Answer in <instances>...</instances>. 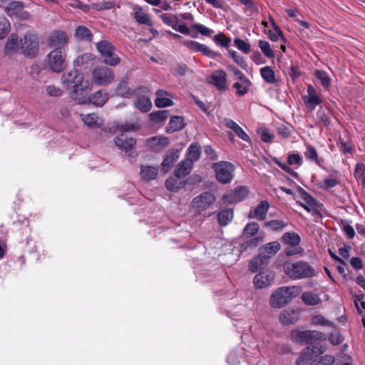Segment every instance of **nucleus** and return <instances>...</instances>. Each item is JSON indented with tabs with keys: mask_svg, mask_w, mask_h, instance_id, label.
<instances>
[{
	"mask_svg": "<svg viewBox=\"0 0 365 365\" xmlns=\"http://www.w3.org/2000/svg\"><path fill=\"white\" fill-rule=\"evenodd\" d=\"M10 31V23L5 17H0V39L4 38Z\"/></svg>",
	"mask_w": 365,
	"mask_h": 365,
	"instance_id": "obj_52",
	"label": "nucleus"
},
{
	"mask_svg": "<svg viewBox=\"0 0 365 365\" xmlns=\"http://www.w3.org/2000/svg\"><path fill=\"white\" fill-rule=\"evenodd\" d=\"M92 89L91 83L86 81L82 86L75 88L71 92V97L79 104H86L89 101V92Z\"/></svg>",
	"mask_w": 365,
	"mask_h": 365,
	"instance_id": "obj_14",
	"label": "nucleus"
},
{
	"mask_svg": "<svg viewBox=\"0 0 365 365\" xmlns=\"http://www.w3.org/2000/svg\"><path fill=\"white\" fill-rule=\"evenodd\" d=\"M201 154L200 146L198 144H192L187 150V158L186 159L191 160L193 163L194 161H197Z\"/></svg>",
	"mask_w": 365,
	"mask_h": 365,
	"instance_id": "obj_48",
	"label": "nucleus"
},
{
	"mask_svg": "<svg viewBox=\"0 0 365 365\" xmlns=\"http://www.w3.org/2000/svg\"><path fill=\"white\" fill-rule=\"evenodd\" d=\"M222 123L230 129L232 130L236 135L242 140L250 142V138L248 135L242 130V128L237 124L235 121L230 118H224Z\"/></svg>",
	"mask_w": 365,
	"mask_h": 365,
	"instance_id": "obj_23",
	"label": "nucleus"
},
{
	"mask_svg": "<svg viewBox=\"0 0 365 365\" xmlns=\"http://www.w3.org/2000/svg\"><path fill=\"white\" fill-rule=\"evenodd\" d=\"M168 138L165 136H154L147 140L148 145L155 152H159L169 145Z\"/></svg>",
	"mask_w": 365,
	"mask_h": 365,
	"instance_id": "obj_20",
	"label": "nucleus"
},
{
	"mask_svg": "<svg viewBox=\"0 0 365 365\" xmlns=\"http://www.w3.org/2000/svg\"><path fill=\"white\" fill-rule=\"evenodd\" d=\"M80 117L84 124L89 127H99L102 123L101 118L95 113L80 114Z\"/></svg>",
	"mask_w": 365,
	"mask_h": 365,
	"instance_id": "obj_33",
	"label": "nucleus"
},
{
	"mask_svg": "<svg viewBox=\"0 0 365 365\" xmlns=\"http://www.w3.org/2000/svg\"><path fill=\"white\" fill-rule=\"evenodd\" d=\"M215 200V197L212 193L210 192H205L195 197L193 199L192 204L193 208L196 210V212L200 213L208 209Z\"/></svg>",
	"mask_w": 365,
	"mask_h": 365,
	"instance_id": "obj_13",
	"label": "nucleus"
},
{
	"mask_svg": "<svg viewBox=\"0 0 365 365\" xmlns=\"http://www.w3.org/2000/svg\"><path fill=\"white\" fill-rule=\"evenodd\" d=\"M298 294L299 289L296 287L278 288L270 297V306L273 308H282L291 302Z\"/></svg>",
	"mask_w": 365,
	"mask_h": 365,
	"instance_id": "obj_2",
	"label": "nucleus"
},
{
	"mask_svg": "<svg viewBox=\"0 0 365 365\" xmlns=\"http://www.w3.org/2000/svg\"><path fill=\"white\" fill-rule=\"evenodd\" d=\"M185 125L184 118L175 115L171 118L166 130L168 133H172L183 129Z\"/></svg>",
	"mask_w": 365,
	"mask_h": 365,
	"instance_id": "obj_27",
	"label": "nucleus"
},
{
	"mask_svg": "<svg viewBox=\"0 0 365 365\" xmlns=\"http://www.w3.org/2000/svg\"><path fill=\"white\" fill-rule=\"evenodd\" d=\"M115 78L113 70L107 66H96L92 71L93 83L98 86H106L111 83Z\"/></svg>",
	"mask_w": 365,
	"mask_h": 365,
	"instance_id": "obj_9",
	"label": "nucleus"
},
{
	"mask_svg": "<svg viewBox=\"0 0 365 365\" xmlns=\"http://www.w3.org/2000/svg\"><path fill=\"white\" fill-rule=\"evenodd\" d=\"M133 16L135 20L140 24L147 26H153V22L150 18V16L143 11V8L138 5H135L133 7Z\"/></svg>",
	"mask_w": 365,
	"mask_h": 365,
	"instance_id": "obj_21",
	"label": "nucleus"
},
{
	"mask_svg": "<svg viewBox=\"0 0 365 365\" xmlns=\"http://www.w3.org/2000/svg\"><path fill=\"white\" fill-rule=\"evenodd\" d=\"M178 155L176 153H173L168 155L162 163V170L164 173L168 172V170L174 165V163L178 160Z\"/></svg>",
	"mask_w": 365,
	"mask_h": 365,
	"instance_id": "obj_47",
	"label": "nucleus"
},
{
	"mask_svg": "<svg viewBox=\"0 0 365 365\" xmlns=\"http://www.w3.org/2000/svg\"><path fill=\"white\" fill-rule=\"evenodd\" d=\"M306 148L307 150L304 152V156L308 160L314 161L317 165L322 168L316 149L311 145H307Z\"/></svg>",
	"mask_w": 365,
	"mask_h": 365,
	"instance_id": "obj_45",
	"label": "nucleus"
},
{
	"mask_svg": "<svg viewBox=\"0 0 365 365\" xmlns=\"http://www.w3.org/2000/svg\"><path fill=\"white\" fill-rule=\"evenodd\" d=\"M304 101L306 106L310 110H313L317 106L321 104L322 102L321 97L316 93V90L312 85L307 87V96L304 98Z\"/></svg>",
	"mask_w": 365,
	"mask_h": 365,
	"instance_id": "obj_18",
	"label": "nucleus"
},
{
	"mask_svg": "<svg viewBox=\"0 0 365 365\" xmlns=\"http://www.w3.org/2000/svg\"><path fill=\"white\" fill-rule=\"evenodd\" d=\"M192 28H193L200 34L205 36H210L211 34L214 33L213 30L200 24H194L192 25Z\"/></svg>",
	"mask_w": 365,
	"mask_h": 365,
	"instance_id": "obj_57",
	"label": "nucleus"
},
{
	"mask_svg": "<svg viewBox=\"0 0 365 365\" xmlns=\"http://www.w3.org/2000/svg\"><path fill=\"white\" fill-rule=\"evenodd\" d=\"M282 240L289 246H297L300 242V237L295 232H286L282 236Z\"/></svg>",
	"mask_w": 365,
	"mask_h": 365,
	"instance_id": "obj_41",
	"label": "nucleus"
},
{
	"mask_svg": "<svg viewBox=\"0 0 365 365\" xmlns=\"http://www.w3.org/2000/svg\"><path fill=\"white\" fill-rule=\"evenodd\" d=\"M155 104L158 108H165L173 105V96L165 90H158L155 93Z\"/></svg>",
	"mask_w": 365,
	"mask_h": 365,
	"instance_id": "obj_19",
	"label": "nucleus"
},
{
	"mask_svg": "<svg viewBox=\"0 0 365 365\" xmlns=\"http://www.w3.org/2000/svg\"><path fill=\"white\" fill-rule=\"evenodd\" d=\"M269 205L267 201H262L252 212H250L249 217L264 220L266 218Z\"/></svg>",
	"mask_w": 365,
	"mask_h": 365,
	"instance_id": "obj_25",
	"label": "nucleus"
},
{
	"mask_svg": "<svg viewBox=\"0 0 365 365\" xmlns=\"http://www.w3.org/2000/svg\"><path fill=\"white\" fill-rule=\"evenodd\" d=\"M20 49L26 56L35 57L39 50L38 38L36 33L28 31L20 40Z\"/></svg>",
	"mask_w": 365,
	"mask_h": 365,
	"instance_id": "obj_4",
	"label": "nucleus"
},
{
	"mask_svg": "<svg viewBox=\"0 0 365 365\" xmlns=\"http://www.w3.org/2000/svg\"><path fill=\"white\" fill-rule=\"evenodd\" d=\"M248 195V190L246 187H238L227 197L230 202H237L243 200Z\"/></svg>",
	"mask_w": 365,
	"mask_h": 365,
	"instance_id": "obj_31",
	"label": "nucleus"
},
{
	"mask_svg": "<svg viewBox=\"0 0 365 365\" xmlns=\"http://www.w3.org/2000/svg\"><path fill=\"white\" fill-rule=\"evenodd\" d=\"M339 184V181L335 178H327L320 182V187L324 190H329Z\"/></svg>",
	"mask_w": 365,
	"mask_h": 365,
	"instance_id": "obj_55",
	"label": "nucleus"
},
{
	"mask_svg": "<svg viewBox=\"0 0 365 365\" xmlns=\"http://www.w3.org/2000/svg\"><path fill=\"white\" fill-rule=\"evenodd\" d=\"M258 46L267 57L271 58L274 56L273 51L270 48V45L267 41L260 40L258 42Z\"/></svg>",
	"mask_w": 365,
	"mask_h": 365,
	"instance_id": "obj_54",
	"label": "nucleus"
},
{
	"mask_svg": "<svg viewBox=\"0 0 365 365\" xmlns=\"http://www.w3.org/2000/svg\"><path fill=\"white\" fill-rule=\"evenodd\" d=\"M312 323L315 325L329 326L333 327V322L325 319L322 315H316L312 318Z\"/></svg>",
	"mask_w": 365,
	"mask_h": 365,
	"instance_id": "obj_61",
	"label": "nucleus"
},
{
	"mask_svg": "<svg viewBox=\"0 0 365 365\" xmlns=\"http://www.w3.org/2000/svg\"><path fill=\"white\" fill-rule=\"evenodd\" d=\"M108 99V93L105 91H98L94 94L89 96L88 103L96 106H103Z\"/></svg>",
	"mask_w": 365,
	"mask_h": 365,
	"instance_id": "obj_29",
	"label": "nucleus"
},
{
	"mask_svg": "<svg viewBox=\"0 0 365 365\" xmlns=\"http://www.w3.org/2000/svg\"><path fill=\"white\" fill-rule=\"evenodd\" d=\"M262 78L268 83H275V75L274 71L269 66H265L260 69Z\"/></svg>",
	"mask_w": 365,
	"mask_h": 365,
	"instance_id": "obj_46",
	"label": "nucleus"
},
{
	"mask_svg": "<svg viewBox=\"0 0 365 365\" xmlns=\"http://www.w3.org/2000/svg\"><path fill=\"white\" fill-rule=\"evenodd\" d=\"M280 244L278 242H272L265 245L262 249L261 252L266 253L269 259L274 255L280 250Z\"/></svg>",
	"mask_w": 365,
	"mask_h": 365,
	"instance_id": "obj_40",
	"label": "nucleus"
},
{
	"mask_svg": "<svg viewBox=\"0 0 365 365\" xmlns=\"http://www.w3.org/2000/svg\"><path fill=\"white\" fill-rule=\"evenodd\" d=\"M192 163L190 159H185L180 162L175 169V173L178 176L185 177L190 174L192 168Z\"/></svg>",
	"mask_w": 365,
	"mask_h": 365,
	"instance_id": "obj_32",
	"label": "nucleus"
},
{
	"mask_svg": "<svg viewBox=\"0 0 365 365\" xmlns=\"http://www.w3.org/2000/svg\"><path fill=\"white\" fill-rule=\"evenodd\" d=\"M258 133H260L261 139L264 143H270L274 139V134L268 128H261Z\"/></svg>",
	"mask_w": 365,
	"mask_h": 365,
	"instance_id": "obj_58",
	"label": "nucleus"
},
{
	"mask_svg": "<svg viewBox=\"0 0 365 365\" xmlns=\"http://www.w3.org/2000/svg\"><path fill=\"white\" fill-rule=\"evenodd\" d=\"M269 19L270 21L272 27L274 30V32H273L272 31H268L267 35H268L269 39L273 41H277L279 40V38H284L282 30L280 29L279 26L276 24V22L274 21L272 16H269Z\"/></svg>",
	"mask_w": 365,
	"mask_h": 365,
	"instance_id": "obj_37",
	"label": "nucleus"
},
{
	"mask_svg": "<svg viewBox=\"0 0 365 365\" xmlns=\"http://www.w3.org/2000/svg\"><path fill=\"white\" fill-rule=\"evenodd\" d=\"M283 269L288 277L292 279H301L311 278L315 275L314 268L303 260L285 261L283 264Z\"/></svg>",
	"mask_w": 365,
	"mask_h": 365,
	"instance_id": "obj_1",
	"label": "nucleus"
},
{
	"mask_svg": "<svg viewBox=\"0 0 365 365\" xmlns=\"http://www.w3.org/2000/svg\"><path fill=\"white\" fill-rule=\"evenodd\" d=\"M330 113L329 110L319 108L317 112V120L319 125L328 126L330 124Z\"/></svg>",
	"mask_w": 365,
	"mask_h": 365,
	"instance_id": "obj_42",
	"label": "nucleus"
},
{
	"mask_svg": "<svg viewBox=\"0 0 365 365\" xmlns=\"http://www.w3.org/2000/svg\"><path fill=\"white\" fill-rule=\"evenodd\" d=\"M302 299L306 304L309 306L317 305L321 302L319 297L311 292H304Z\"/></svg>",
	"mask_w": 365,
	"mask_h": 365,
	"instance_id": "obj_43",
	"label": "nucleus"
},
{
	"mask_svg": "<svg viewBox=\"0 0 365 365\" xmlns=\"http://www.w3.org/2000/svg\"><path fill=\"white\" fill-rule=\"evenodd\" d=\"M95 58L93 54L91 53H85L78 56L73 61L74 66H82L86 68L91 63L92 61Z\"/></svg>",
	"mask_w": 365,
	"mask_h": 365,
	"instance_id": "obj_35",
	"label": "nucleus"
},
{
	"mask_svg": "<svg viewBox=\"0 0 365 365\" xmlns=\"http://www.w3.org/2000/svg\"><path fill=\"white\" fill-rule=\"evenodd\" d=\"M96 48L106 64L115 66L120 63V59L115 53L114 46L110 41L106 40L99 41L96 44Z\"/></svg>",
	"mask_w": 365,
	"mask_h": 365,
	"instance_id": "obj_5",
	"label": "nucleus"
},
{
	"mask_svg": "<svg viewBox=\"0 0 365 365\" xmlns=\"http://www.w3.org/2000/svg\"><path fill=\"white\" fill-rule=\"evenodd\" d=\"M23 9L24 4L22 2L14 1L8 4V5H4V10L8 16L11 18H15Z\"/></svg>",
	"mask_w": 365,
	"mask_h": 365,
	"instance_id": "obj_30",
	"label": "nucleus"
},
{
	"mask_svg": "<svg viewBox=\"0 0 365 365\" xmlns=\"http://www.w3.org/2000/svg\"><path fill=\"white\" fill-rule=\"evenodd\" d=\"M240 354H237L235 351L230 353L227 358V361L230 365H237L240 362Z\"/></svg>",
	"mask_w": 365,
	"mask_h": 365,
	"instance_id": "obj_64",
	"label": "nucleus"
},
{
	"mask_svg": "<svg viewBox=\"0 0 365 365\" xmlns=\"http://www.w3.org/2000/svg\"><path fill=\"white\" fill-rule=\"evenodd\" d=\"M212 168L215 170L216 178L223 184L230 182L233 178L234 166L227 161H220L214 163Z\"/></svg>",
	"mask_w": 365,
	"mask_h": 365,
	"instance_id": "obj_10",
	"label": "nucleus"
},
{
	"mask_svg": "<svg viewBox=\"0 0 365 365\" xmlns=\"http://www.w3.org/2000/svg\"><path fill=\"white\" fill-rule=\"evenodd\" d=\"M315 77L320 81L322 86L325 89H329L331 86V78L327 72L323 70H316L314 72Z\"/></svg>",
	"mask_w": 365,
	"mask_h": 365,
	"instance_id": "obj_39",
	"label": "nucleus"
},
{
	"mask_svg": "<svg viewBox=\"0 0 365 365\" xmlns=\"http://www.w3.org/2000/svg\"><path fill=\"white\" fill-rule=\"evenodd\" d=\"M291 336L295 342L303 345L322 341L326 339L325 334L317 330H294L292 331Z\"/></svg>",
	"mask_w": 365,
	"mask_h": 365,
	"instance_id": "obj_3",
	"label": "nucleus"
},
{
	"mask_svg": "<svg viewBox=\"0 0 365 365\" xmlns=\"http://www.w3.org/2000/svg\"><path fill=\"white\" fill-rule=\"evenodd\" d=\"M69 38L67 34L61 29L52 31L47 38V45L53 49L63 48L68 43Z\"/></svg>",
	"mask_w": 365,
	"mask_h": 365,
	"instance_id": "obj_12",
	"label": "nucleus"
},
{
	"mask_svg": "<svg viewBox=\"0 0 365 365\" xmlns=\"http://www.w3.org/2000/svg\"><path fill=\"white\" fill-rule=\"evenodd\" d=\"M365 165L362 163H359L356 165L354 170V176L358 180H361L362 182L365 183Z\"/></svg>",
	"mask_w": 365,
	"mask_h": 365,
	"instance_id": "obj_53",
	"label": "nucleus"
},
{
	"mask_svg": "<svg viewBox=\"0 0 365 365\" xmlns=\"http://www.w3.org/2000/svg\"><path fill=\"white\" fill-rule=\"evenodd\" d=\"M329 341L332 345L336 346L343 341V337L339 331H334L330 334Z\"/></svg>",
	"mask_w": 365,
	"mask_h": 365,
	"instance_id": "obj_62",
	"label": "nucleus"
},
{
	"mask_svg": "<svg viewBox=\"0 0 365 365\" xmlns=\"http://www.w3.org/2000/svg\"><path fill=\"white\" fill-rule=\"evenodd\" d=\"M259 225L257 222H252L248 223L243 230V235L245 237H250L255 235L259 230Z\"/></svg>",
	"mask_w": 365,
	"mask_h": 365,
	"instance_id": "obj_50",
	"label": "nucleus"
},
{
	"mask_svg": "<svg viewBox=\"0 0 365 365\" xmlns=\"http://www.w3.org/2000/svg\"><path fill=\"white\" fill-rule=\"evenodd\" d=\"M75 36L81 41H91L92 39V33L87 27L79 26L75 30Z\"/></svg>",
	"mask_w": 365,
	"mask_h": 365,
	"instance_id": "obj_36",
	"label": "nucleus"
},
{
	"mask_svg": "<svg viewBox=\"0 0 365 365\" xmlns=\"http://www.w3.org/2000/svg\"><path fill=\"white\" fill-rule=\"evenodd\" d=\"M235 46L245 53H248L250 51V45L245 41L240 38H235L234 40Z\"/></svg>",
	"mask_w": 365,
	"mask_h": 365,
	"instance_id": "obj_56",
	"label": "nucleus"
},
{
	"mask_svg": "<svg viewBox=\"0 0 365 365\" xmlns=\"http://www.w3.org/2000/svg\"><path fill=\"white\" fill-rule=\"evenodd\" d=\"M339 145L340 147V150L344 153H351L353 150V146L349 143V140H345L342 138H339Z\"/></svg>",
	"mask_w": 365,
	"mask_h": 365,
	"instance_id": "obj_60",
	"label": "nucleus"
},
{
	"mask_svg": "<svg viewBox=\"0 0 365 365\" xmlns=\"http://www.w3.org/2000/svg\"><path fill=\"white\" fill-rule=\"evenodd\" d=\"M114 142L115 145L119 149L125 151V153L131 150L134 148L136 143L135 139L128 137L125 133H121L116 136L114 139Z\"/></svg>",
	"mask_w": 365,
	"mask_h": 365,
	"instance_id": "obj_17",
	"label": "nucleus"
},
{
	"mask_svg": "<svg viewBox=\"0 0 365 365\" xmlns=\"http://www.w3.org/2000/svg\"><path fill=\"white\" fill-rule=\"evenodd\" d=\"M61 83L63 87L72 91L85 83L84 76L83 73L74 68L61 76Z\"/></svg>",
	"mask_w": 365,
	"mask_h": 365,
	"instance_id": "obj_8",
	"label": "nucleus"
},
{
	"mask_svg": "<svg viewBox=\"0 0 365 365\" xmlns=\"http://www.w3.org/2000/svg\"><path fill=\"white\" fill-rule=\"evenodd\" d=\"M45 90L48 96L53 97H59L61 96L63 94L62 90L60 88L55 86L53 85L46 86L45 87Z\"/></svg>",
	"mask_w": 365,
	"mask_h": 365,
	"instance_id": "obj_59",
	"label": "nucleus"
},
{
	"mask_svg": "<svg viewBox=\"0 0 365 365\" xmlns=\"http://www.w3.org/2000/svg\"><path fill=\"white\" fill-rule=\"evenodd\" d=\"M227 68L233 74L234 80L238 81L233 84V88L236 89L237 94L239 96H245L250 90V87L252 85L251 81L235 66L230 65Z\"/></svg>",
	"mask_w": 365,
	"mask_h": 365,
	"instance_id": "obj_7",
	"label": "nucleus"
},
{
	"mask_svg": "<svg viewBox=\"0 0 365 365\" xmlns=\"http://www.w3.org/2000/svg\"><path fill=\"white\" fill-rule=\"evenodd\" d=\"M116 92L118 95L125 98H129L136 93L135 90H132L128 88L125 82H121L118 84Z\"/></svg>",
	"mask_w": 365,
	"mask_h": 365,
	"instance_id": "obj_49",
	"label": "nucleus"
},
{
	"mask_svg": "<svg viewBox=\"0 0 365 365\" xmlns=\"http://www.w3.org/2000/svg\"><path fill=\"white\" fill-rule=\"evenodd\" d=\"M275 273L267 269L258 273L254 278V284L257 289H263L270 286L274 280Z\"/></svg>",
	"mask_w": 365,
	"mask_h": 365,
	"instance_id": "obj_15",
	"label": "nucleus"
},
{
	"mask_svg": "<svg viewBox=\"0 0 365 365\" xmlns=\"http://www.w3.org/2000/svg\"><path fill=\"white\" fill-rule=\"evenodd\" d=\"M233 219V212L231 209H225L217 215L218 222L221 226H226Z\"/></svg>",
	"mask_w": 365,
	"mask_h": 365,
	"instance_id": "obj_38",
	"label": "nucleus"
},
{
	"mask_svg": "<svg viewBox=\"0 0 365 365\" xmlns=\"http://www.w3.org/2000/svg\"><path fill=\"white\" fill-rule=\"evenodd\" d=\"M269 257L264 252H260L258 256L253 258L250 262V269L255 272L265 267L269 262Z\"/></svg>",
	"mask_w": 365,
	"mask_h": 365,
	"instance_id": "obj_24",
	"label": "nucleus"
},
{
	"mask_svg": "<svg viewBox=\"0 0 365 365\" xmlns=\"http://www.w3.org/2000/svg\"><path fill=\"white\" fill-rule=\"evenodd\" d=\"M229 56L234 60V61L240 66L242 68H245V61L243 57L240 56L237 51L232 49L227 50Z\"/></svg>",
	"mask_w": 365,
	"mask_h": 365,
	"instance_id": "obj_63",
	"label": "nucleus"
},
{
	"mask_svg": "<svg viewBox=\"0 0 365 365\" xmlns=\"http://www.w3.org/2000/svg\"><path fill=\"white\" fill-rule=\"evenodd\" d=\"M158 173V168L154 166L143 165L140 169L141 178L145 180H153Z\"/></svg>",
	"mask_w": 365,
	"mask_h": 365,
	"instance_id": "obj_34",
	"label": "nucleus"
},
{
	"mask_svg": "<svg viewBox=\"0 0 365 365\" xmlns=\"http://www.w3.org/2000/svg\"><path fill=\"white\" fill-rule=\"evenodd\" d=\"M210 82L220 91H224L227 88L226 73L222 70L215 71L211 75Z\"/></svg>",
	"mask_w": 365,
	"mask_h": 365,
	"instance_id": "obj_22",
	"label": "nucleus"
},
{
	"mask_svg": "<svg viewBox=\"0 0 365 365\" xmlns=\"http://www.w3.org/2000/svg\"><path fill=\"white\" fill-rule=\"evenodd\" d=\"M324 351L322 347H320L318 351L310 346H307L302 351L300 356L296 360V364L297 365H311L314 359V354H322Z\"/></svg>",
	"mask_w": 365,
	"mask_h": 365,
	"instance_id": "obj_16",
	"label": "nucleus"
},
{
	"mask_svg": "<svg viewBox=\"0 0 365 365\" xmlns=\"http://www.w3.org/2000/svg\"><path fill=\"white\" fill-rule=\"evenodd\" d=\"M66 52L59 48L53 49L46 56L47 66L56 73H61L66 68Z\"/></svg>",
	"mask_w": 365,
	"mask_h": 365,
	"instance_id": "obj_6",
	"label": "nucleus"
},
{
	"mask_svg": "<svg viewBox=\"0 0 365 365\" xmlns=\"http://www.w3.org/2000/svg\"><path fill=\"white\" fill-rule=\"evenodd\" d=\"M216 44L222 47L228 48L232 42L231 38L227 37L224 34L220 33L216 34L213 38Z\"/></svg>",
	"mask_w": 365,
	"mask_h": 365,
	"instance_id": "obj_51",
	"label": "nucleus"
},
{
	"mask_svg": "<svg viewBox=\"0 0 365 365\" xmlns=\"http://www.w3.org/2000/svg\"><path fill=\"white\" fill-rule=\"evenodd\" d=\"M19 47L20 48V43H19L18 36L16 34H12L7 39L5 51L6 52L15 51Z\"/></svg>",
	"mask_w": 365,
	"mask_h": 365,
	"instance_id": "obj_44",
	"label": "nucleus"
},
{
	"mask_svg": "<svg viewBox=\"0 0 365 365\" xmlns=\"http://www.w3.org/2000/svg\"><path fill=\"white\" fill-rule=\"evenodd\" d=\"M298 312L294 310L286 309L281 312L279 320L283 324H291L298 320Z\"/></svg>",
	"mask_w": 365,
	"mask_h": 365,
	"instance_id": "obj_28",
	"label": "nucleus"
},
{
	"mask_svg": "<svg viewBox=\"0 0 365 365\" xmlns=\"http://www.w3.org/2000/svg\"><path fill=\"white\" fill-rule=\"evenodd\" d=\"M136 100L134 102L135 107L141 112L147 113L152 108V102L150 98V90L145 86L139 87L135 90Z\"/></svg>",
	"mask_w": 365,
	"mask_h": 365,
	"instance_id": "obj_11",
	"label": "nucleus"
},
{
	"mask_svg": "<svg viewBox=\"0 0 365 365\" xmlns=\"http://www.w3.org/2000/svg\"><path fill=\"white\" fill-rule=\"evenodd\" d=\"M181 177L178 176L176 173L174 176L170 177L165 182L166 188L171 192H177L182 188L185 183L180 179Z\"/></svg>",
	"mask_w": 365,
	"mask_h": 365,
	"instance_id": "obj_26",
	"label": "nucleus"
}]
</instances>
